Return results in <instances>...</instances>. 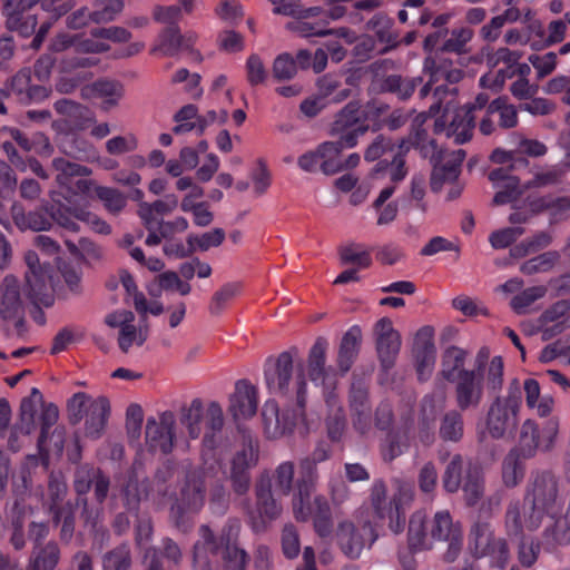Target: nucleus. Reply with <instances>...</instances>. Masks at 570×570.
<instances>
[{
    "mask_svg": "<svg viewBox=\"0 0 570 570\" xmlns=\"http://www.w3.org/2000/svg\"><path fill=\"white\" fill-rule=\"evenodd\" d=\"M434 543L444 544L443 562H455L463 549L461 523L454 521L446 510L435 512L430 520L424 511L414 512L409 520L407 546L410 551L431 550Z\"/></svg>",
    "mask_w": 570,
    "mask_h": 570,
    "instance_id": "nucleus-1",
    "label": "nucleus"
},
{
    "mask_svg": "<svg viewBox=\"0 0 570 570\" xmlns=\"http://www.w3.org/2000/svg\"><path fill=\"white\" fill-rule=\"evenodd\" d=\"M12 218L21 230L31 229L35 232L49 230L53 224L61 228L78 233L80 226L76 220L87 224L94 232L102 235L111 233L110 225L95 213L90 212L87 205L73 203L49 204L26 213L19 205L12 206Z\"/></svg>",
    "mask_w": 570,
    "mask_h": 570,
    "instance_id": "nucleus-2",
    "label": "nucleus"
},
{
    "mask_svg": "<svg viewBox=\"0 0 570 570\" xmlns=\"http://www.w3.org/2000/svg\"><path fill=\"white\" fill-rule=\"evenodd\" d=\"M240 523L237 519H229L216 534L206 524L202 525L199 533L202 541L194 546V563L200 570H210L207 554L220 556L222 570H246L249 562L248 553L237 544Z\"/></svg>",
    "mask_w": 570,
    "mask_h": 570,
    "instance_id": "nucleus-3",
    "label": "nucleus"
},
{
    "mask_svg": "<svg viewBox=\"0 0 570 570\" xmlns=\"http://www.w3.org/2000/svg\"><path fill=\"white\" fill-rule=\"evenodd\" d=\"M523 503L528 509L525 527L529 531H535L544 515L554 518L563 509L564 493L560 478L551 470L532 471L525 484Z\"/></svg>",
    "mask_w": 570,
    "mask_h": 570,
    "instance_id": "nucleus-4",
    "label": "nucleus"
},
{
    "mask_svg": "<svg viewBox=\"0 0 570 570\" xmlns=\"http://www.w3.org/2000/svg\"><path fill=\"white\" fill-rule=\"evenodd\" d=\"M387 110L384 104H367L362 106L358 101H350L334 117L330 126V135L337 138L332 141L338 146L342 153L345 148H354L360 137L364 136L370 121L377 119Z\"/></svg>",
    "mask_w": 570,
    "mask_h": 570,
    "instance_id": "nucleus-5",
    "label": "nucleus"
},
{
    "mask_svg": "<svg viewBox=\"0 0 570 570\" xmlns=\"http://www.w3.org/2000/svg\"><path fill=\"white\" fill-rule=\"evenodd\" d=\"M179 422L190 439L196 440L203 434V443L207 448L216 446V436L225 426V413L216 401L205 403L195 397L179 409Z\"/></svg>",
    "mask_w": 570,
    "mask_h": 570,
    "instance_id": "nucleus-6",
    "label": "nucleus"
},
{
    "mask_svg": "<svg viewBox=\"0 0 570 570\" xmlns=\"http://www.w3.org/2000/svg\"><path fill=\"white\" fill-rule=\"evenodd\" d=\"M522 392L517 379L509 384L507 395L497 396L490 404L485 426L494 440L512 436L518 428Z\"/></svg>",
    "mask_w": 570,
    "mask_h": 570,
    "instance_id": "nucleus-7",
    "label": "nucleus"
},
{
    "mask_svg": "<svg viewBox=\"0 0 570 570\" xmlns=\"http://www.w3.org/2000/svg\"><path fill=\"white\" fill-rule=\"evenodd\" d=\"M41 404L40 413V434L37 441L40 455H45L43 462L47 464L48 454L43 453V446L50 436V429L56 425L59 419V410L53 403H43L41 392L33 387L30 394L21 400L19 407V416L16 423V430L21 432L23 436H30L36 430L37 406Z\"/></svg>",
    "mask_w": 570,
    "mask_h": 570,
    "instance_id": "nucleus-8",
    "label": "nucleus"
},
{
    "mask_svg": "<svg viewBox=\"0 0 570 570\" xmlns=\"http://www.w3.org/2000/svg\"><path fill=\"white\" fill-rule=\"evenodd\" d=\"M306 405V390L305 382L298 383L296 392L295 404L292 409L284 410L279 414L278 406L274 402H267L262 410V419L265 432L273 439L279 438L284 434L292 433L294 429L301 423L304 433L309 431L311 424L305 413Z\"/></svg>",
    "mask_w": 570,
    "mask_h": 570,
    "instance_id": "nucleus-9",
    "label": "nucleus"
},
{
    "mask_svg": "<svg viewBox=\"0 0 570 570\" xmlns=\"http://www.w3.org/2000/svg\"><path fill=\"white\" fill-rule=\"evenodd\" d=\"M110 484V478L100 468L89 463L77 465L72 488L80 511L100 507L108 497Z\"/></svg>",
    "mask_w": 570,
    "mask_h": 570,
    "instance_id": "nucleus-10",
    "label": "nucleus"
},
{
    "mask_svg": "<svg viewBox=\"0 0 570 570\" xmlns=\"http://www.w3.org/2000/svg\"><path fill=\"white\" fill-rule=\"evenodd\" d=\"M558 433L559 420L557 417H550L542 424L528 419L520 428L519 443L514 450L520 452L523 459L533 458L539 450L549 452L554 446Z\"/></svg>",
    "mask_w": 570,
    "mask_h": 570,
    "instance_id": "nucleus-11",
    "label": "nucleus"
},
{
    "mask_svg": "<svg viewBox=\"0 0 570 570\" xmlns=\"http://www.w3.org/2000/svg\"><path fill=\"white\" fill-rule=\"evenodd\" d=\"M471 552L475 558L492 557L503 569L510 560V550L504 538L497 537L488 521H476L470 530Z\"/></svg>",
    "mask_w": 570,
    "mask_h": 570,
    "instance_id": "nucleus-12",
    "label": "nucleus"
},
{
    "mask_svg": "<svg viewBox=\"0 0 570 570\" xmlns=\"http://www.w3.org/2000/svg\"><path fill=\"white\" fill-rule=\"evenodd\" d=\"M254 492L255 509H252V507L246 503L247 517L252 527L255 530H261L265 527L266 520L273 521L281 515L283 507L276 498L277 493L269 487L266 472L259 473L254 485Z\"/></svg>",
    "mask_w": 570,
    "mask_h": 570,
    "instance_id": "nucleus-13",
    "label": "nucleus"
},
{
    "mask_svg": "<svg viewBox=\"0 0 570 570\" xmlns=\"http://www.w3.org/2000/svg\"><path fill=\"white\" fill-rule=\"evenodd\" d=\"M218 472L215 464L200 465L186 472L176 501L187 507L190 511H198L206 497V485Z\"/></svg>",
    "mask_w": 570,
    "mask_h": 570,
    "instance_id": "nucleus-14",
    "label": "nucleus"
},
{
    "mask_svg": "<svg viewBox=\"0 0 570 570\" xmlns=\"http://www.w3.org/2000/svg\"><path fill=\"white\" fill-rule=\"evenodd\" d=\"M377 534L370 523L356 527L351 521H342L337 525V546L345 557L351 560L358 559L365 549L371 548Z\"/></svg>",
    "mask_w": 570,
    "mask_h": 570,
    "instance_id": "nucleus-15",
    "label": "nucleus"
},
{
    "mask_svg": "<svg viewBox=\"0 0 570 570\" xmlns=\"http://www.w3.org/2000/svg\"><path fill=\"white\" fill-rule=\"evenodd\" d=\"M318 463L304 456L298 462V479L296 480V491L292 498V508L294 517L297 521L306 522L308 511L305 503H308L316 483L318 481Z\"/></svg>",
    "mask_w": 570,
    "mask_h": 570,
    "instance_id": "nucleus-16",
    "label": "nucleus"
},
{
    "mask_svg": "<svg viewBox=\"0 0 570 570\" xmlns=\"http://www.w3.org/2000/svg\"><path fill=\"white\" fill-rule=\"evenodd\" d=\"M23 302L20 293V285L13 275H7L0 284V317L7 327L12 324L14 332L21 334L23 331Z\"/></svg>",
    "mask_w": 570,
    "mask_h": 570,
    "instance_id": "nucleus-17",
    "label": "nucleus"
},
{
    "mask_svg": "<svg viewBox=\"0 0 570 570\" xmlns=\"http://www.w3.org/2000/svg\"><path fill=\"white\" fill-rule=\"evenodd\" d=\"M146 444L150 451L168 454L176 440V415L171 411L161 412L158 419L149 417L145 430Z\"/></svg>",
    "mask_w": 570,
    "mask_h": 570,
    "instance_id": "nucleus-18",
    "label": "nucleus"
},
{
    "mask_svg": "<svg viewBox=\"0 0 570 570\" xmlns=\"http://www.w3.org/2000/svg\"><path fill=\"white\" fill-rule=\"evenodd\" d=\"M482 365L476 370H461L455 385V401L459 410L465 411L470 407H478L483 395Z\"/></svg>",
    "mask_w": 570,
    "mask_h": 570,
    "instance_id": "nucleus-19",
    "label": "nucleus"
},
{
    "mask_svg": "<svg viewBox=\"0 0 570 570\" xmlns=\"http://www.w3.org/2000/svg\"><path fill=\"white\" fill-rule=\"evenodd\" d=\"M257 390L246 380H239L235 384L234 392L229 395L227 412L235 422L254 416L257 412Z\"/></svg>",
    "mask_w": 570,
    "mask_h": 570,
    "instance_id": "nucleus-20",
    "label": "nucleus"
},
{
    "mask_svg": "<svg viewBox=\"0 0 570 570\" xmlns=\"http://www.w3.org/2000/svg\"><path fill=\"white\" fill-rule=\"evenodd\" d=\"M141 468V461L136 459L128 472L126 481L120 487L122 504L128 512H137L141 501L147 499L149 495V480L147 478L140 479L139 476Z\"/></svg>",
    "mask_w": 570,
    "mask_h": 570,
    "instance_id": "nucleus-21",
    "label": "nucleus"
},
{
    "mask_svg": "<svg viewBox=\"0 0 570 570\" xmlns=\"http://www.w3.org/2000/svg\"><path fill=\"white\" fill-rule=\"evenodd\" d=\"M465 158V151L458 149L454 151H444L432 166L431 189L438 193L445 183H453L460 175L462 161Z\"/></svg>",
    "mask_w": 570,
    "mask_h": 570,
    "instance_id": "nucleus-22",
    "label": "nucleus"
},
{
    "mask_svg": "<svg viewBox=\"0 0 570 570\" xmlns=\"http://www.w3.org/2000/svg\"><path fill=\"white\" fill-rule=\"evenodd\" d=\"M475 127V117L470 109L459 108L449 125L441 118L434 122V132H444L448 138H452L458 145L471 140Z\"/></svg>",
    "mask_w": 570,
    "mask_h": 570,
    "instance_id": "nucleus-23",
    "label": "nucleus"
},
{
    "mask_svg": "<svg viewBox=\"0 0 570 570\" xmlns=\"http://www.w3.org/2000/svg\"><path fill=\"white\" fill-rule=\"evenodd\" d=\"M342 154L338 146L332 141H324L315 149L308 150L301 155L297 159L298 167L306 173H314L318 168L324 175H333L334 164L332 156Z\"/></svg>",
    "mask_w": 570,
    "mask_h": 570,
    "instance_id": "nucleus-24",
    "label": "nucleus"
},
{
    "mask_svg": "<svg viewBox=\"0 0 570 570\" xmlns=\"http://www.w3.org/2000/svg\"><path fill=\"white\" fill-rule=\"evenodd\" d=\"M9 94L21 104L42 101L50 95L45 86L31 85V70L23 68L11 79Z\"/></svg>",
    "mask_w": 570,
    "mask_h": 570,
    "instance_id": "nucleus-25",
    "label": "nucleus"
},
{
    "mask_svg": "<svg viewBox=\"0 0 570 570\" xmlns=\"http://www.w3.org/2000/svg\"><path fill=\"white\" fill-rule=\"evenodd\" d=\"M372 336L379 355L395 356L400 353L402 337L389 317H382L375 322Z\"/></svg>",
    "mask_w": 570,
    "mask_h": 570,
    "instance_id": "nucleus-26",
    "label": "nucleus"
},
{
    "mask_svg": "<svg viewBox=\"0 0 570 570\" xmlns=\"http://www.w3.org/2000/svg\"><path fill=\"white\" fill-rule=\"evenodd\" d=\"M197 36L194 32L181 35L178 26H168L158 36V45L151 52L161 51L164 56L174 57L181 50L194 47Z\"/></svg>",
    "mask_w": 570,
    "mask_h": 570,
    "instance_id": "nucleus-27",
    "label": "nucleus"
},
{
    "mask_svg": "<svg viewBox=\"0 0 570 570\" xmlns=\"http://www.w3.org/2000/svg\"><path fill=\"white\" fill-rule=\"evenodd\" d=\"M80 505L77 501H67L62 507L48 511L51 522L59 529L58 538L62 544H70L76 537V514Z\"/></svg>",
    "mask_w": 570,
    "mask_h": 570,
    "instance_id": "nucleus-28",
    "label": "nucleus"
},
{
    "mask_svg": "<svg viewBox=\"0 0 570 570\" xmlns=\"http://www.w3.org/2000/svg\"><path fill=\"white\" fill-rule=\"evenodd\" d=\"M308 511L307 520L313 517V527L316 534L321 538L328 537L333 531L332 510L327 499L324 495L314 497L313 501L305 503Z\"/></svg>",
    "mask_w": 570,
    "mask_h": 570,
    "instance_id": "nucleus-29",
    "label": "nucleus"
},
{
    "mask_svg": "<svg viewBox=\"0 0 570 570\" xmlns=\"http://www.w3.org/2000/svg\"><path fill=\"white\" fill-rule=\"evenodd\" d=\"M267 473L269 487L278 495L288 497L296 491L295 473L296 465L293 461H283L273 471L264 470Z\"/></svg>",
    "mask_w": 570,
    "mask_h": 570,
    "instance_id": "nucleus-30",
    "label": "nucleus"
},
{
    "mask_svg": "<svg viewBox=\"0 0 570 570\" xmlns=\"http://www.w3.org/2000/svg\"><path fill=\"white\" fill-rule=\"evenodd\" d=\"M57 114L68 118L77 130L89 128L95 122V114L85 105L71 99H59L53 104Z\"/></svg>",
    "mask_w": 570,
    "mask_h": 570,
    "instance_id": "nucleus-31",
    "label": "nucleus"
},
{
    "mask_svg": "<svg viewBox=\"0 0 570 570\" xmlns=\"http://www.w3.org/2000/svg\"><path fill=\"white\" fill-rule=\"evenodd\" d=\"M28 297L35 305L49 307L53 304V291L48 272L26 274Z\"/></svg>",
    "mask_w": 570,
    "mask_h": 570,
    "instance_id": "nucleus-32",
    "label": "nucleus"
},
{
    "mask_svg": "<svg viewBox=\"0 0 570 570\" xmlns=\"http://www.w3.org/2000/svg\"><path fill=\"white\" fill-rule=\"evenodd\" d=\"M60 557L61 550L58 542L49 540L42 546L32 548L27 570H55Z\"/></svg>",
    "mask_w": 570,
    "mask_h": 570,
    "instance_id": "nucleus-33",
    "label": "nucleus"
},
{
    "mask_svg": "<svg viewBox=\"0 0 570 570\" xmlns=\"http://www.w3.org/2000/svg\"><path fill=\"white\" fill-rule=\"evenodd\" d=\"M533 213L548 212L551 223L568 218L570 212V196L546 195L530 202Z\"/></svg>",
    "mask_w": 570,
    "mask_h": 570,
    "instance_id": "nucleus-34",
    "label": "nucleus"
},
{
    "mask_svg": "<svg viewBox=\"0 0 570 570\" xmlns=\"http://www.w3.org/2000/svg\"><path fill=\"white\" fill-rule=\"evenodd\" d=\"M110 414V404L106 396L95 399L94 406L85 417V434L90 439H99L106 428Z\"/></svg>",
    "mask_w": 570,
    "mask_h": 570,
    "instance_id": "nucleus-35",
    "label": "nucleus"
},
{
    "mask_svg": "<svg viewBox=\"0 0 570 570\" xmlns=\"http://www.w3.org/2000/svg\"><path fill=\"white\" fill-rule=\"evenodd\" d=\"M423 71L429 75L430 82L445 80L450 85H455L463 79V71L452 67L448 59H435L428 57L423 63Z\"/></svg>",
    "mask_w": 570,
    "mask_h": 570,
    "instance_id": "nucleus-36",
    "label": "nucleus"
},
{
    "mask_svg": "<svg viewBox=\"0 0 570 570\" xmlns=\"http://www.w3.org/2000/svg\"><path fill=\"white\" fill-rule=\"evenodd\" d=\"M51 167L56 171L55 180L60 188H68L75 177H88L92 174L91 168L70 161L65 157L53 158Z\"/></svg>",
    "mask_w": 570,
    "mask_h": 570,
    "instance_id": "nucleus-37",
    "label": "nucleus"
},
{
    "mask_svg": "<svg viewBox=\"0 0 570 570\" xmlns=\"http://www.w3.org/2000/svg\"><path fill=\"white\" fill-rule=\"evenodd\" d=\"M553 521L548 524L542 539L548 548L553 550L570 544V518L567 515H554Z\"/></svg>",
    "mask_w": 570,
    "mask_h": 570,
    "instance_id": "nucleus-38",
    "label": "nucleus"
},
{
    "mask_svg": "<svg viewBox=\"0 0 570 570\" xmlns=\"http://www.w3.org/2000/svg\"><path fill=\"white\" fill-rule=\"evenodd\" d=\"M523 455L515 451L510 450L504 456L501 465L502 483L508 489L517 488L522 481L525 472Z\"/></svg>",
    "mask_w": 570,
    "mask_h": 570,
    "instance_id": "nucleus-39",
    "label": "nucleus"
},
{
    "mask_svg": "<svg viewBox=\"0 0 570 570\" xmlns=\"http://www.w3.org/2000/svg\"><path fill=\"white\" fill-rule=\"evenodd\" d=\"M102 512L104 509L101 505L89 510L86 509V511H80V519L83 528L88 529L89 533L92 535L94 542H98L100 547L107 544L110 539L109 530L101 521Z\"/></svg>",
    "mask_w": 570,
    "mask_h": 570,
    "instance_id": "nucleus-40",
    "label": "nucleus"
},
{
    "mask_svg": "<svg viewBox=\"0 0 570 570\" xmlns=\"http://www.w3.org/2000/svg\"><path fill=\"white\" fill-rule=\"evenodd\" d=\"M464 435V421L460 411L450 410L440 419L439 436L444 442L458 443Z\"/></svg>",
    "mask_w": 570,
    "mask_h": 570,
    "instance_id": "nucleus-41",
    "label": "nucleus"
},
{
    "mask_svg": "<svg viewBox=\"0 0 570 570\" xmlns=\"http://www.w3.org/2000/svg\"><path fill=\"white\" fill-rule=\"evenodd\" d=\"M489 112L490 115L498 116V127L500 129L508 130L518 126L519 117L517 107L510 104L505 96L498 97L490 101Z\"/></svg>",
    "mask_w": 570,
    "mask_h": 570,
    "instance_id": "nucleus-42",
    "label": "nucleus"
},
{
    "mask_svg": "<svg viewBox=\"0 0 570 570\" xmlns=\"http://www.w3.org/2000/svg\"><path fill=\"white\" fill-rule=\"evenodd\" d=\"M570 302L561 299L543 312L540 316V323L548 328L552 323L551 330L560 333L570 327Z\"/></svg>",
    "mask_w": 570,
    "mask_h": 570,
    "instance_id": "nucleus-43",
    "label": "nucleus"
},
{
    "mask_svg": "<svg viewBox=\"0 0 570 570\" xmlns=\"http://www.w3.org/2000/svg\"><path fill=\"white\" fill-rule=\"evenodd\" d=\"M293 374L292 358H276L265 371L268 386L283 392L287 389Z\"/></svg>",
    "mask_w": 570,
    "mask_h": 570,
    "instance_id": "nucleus-44",
    "label": "nucleus"
},
{
    "mask_svg": "<svg viewBox=\"0 0 570 570\" xmlns=\"http://www.w3.org/2000/svg\"><path fill=\"white\" fill-rule=\"evenodd\" d=\"M517 543V558L519 563L524 568H531L537 561L541 552V542L525 533L510 538Z\"/></svg>",
    "mask_w": 570,
    "mask_h": 570,
    "instance_id": "nucleus-45",
    "label": "nucleus"
},
{
    "mask_svg": "<svg viewBox=\"0 0 570 570\" xmlns=\"http://www.w3.org/2000/svg\"><path fill=\"white\" fill-rule=\"evenodd\" d=\"M468 507H475L484 494V475L481 470L469 468L465 471L464 483L461 485Z\"/></svg>",
    "mask_w": 570,
    "mask_h": 570,
    "instance_id": "nucleus-46",
    "label": "nucleus"
},
{
    "mask_svg": "<svg viewBox=\"0 0 570 570\" xmlns=\"http://www.w3.org/2000/svg\"><path fill=\"white\" fill-rule=\"evenodd\" d=\"M242 450L234 455L230 464L253 469L259 459L258 443L249 431L242 430Z\"/></svg>",
    "mask_w": 570,
    "mask_h": 570,
    "instance_id": "nucleus-47",
    "label": "nucleus"
},
{
    "mask_svg": "<svg viewBox=\"0 0 570 570\" xmlns=\"http://www.w3.org/2000/svg\"><path fill=\"white\" fill-rule=\"evenodd\" d=\"M474 32L471 28L460 27L451 30L450 36L440 46L442 52L455 55H465L470 52L469 43L473 39Z\"/></svg>",
    "mask_w": 570,
    "mask_h": 570,
    "instance_id": "nucleus-48",
    "label": "nucleus"
},
{
    "mask_svg": "<svg viewBox=\"0 0 570 570\" xmlns=\"http://www.w3.org/2000/svg\"><path fill=\"white\" fill-rule=\"evenodd\" d=\"M102 570H131L132 556L128 543H120L101 558Z\"/></svg>",
    "mask_w": 570,
    "mask_h": 570,
    "instance_id": "nucleus-49",
    "label": "nucleus"
},
{
    "mask_svg": "<svg viewBox=\"0 0 570 570\" xmlns=\"http://www.w3.org/2000/svg\"><path fill=\"white\" fill-rule=\"evenodd\" d=\"M367 30L374 32L379 41L390 48L397 45V35L393 30V21L384 13H376L366 22Z\"/></svg>",
    "mask_w": 570,
    "mask_h": 570,
    "instance_id": "nucleus-50",
    "label": "nucleus"
},
{
    "mask_svg": "<svg viewBox=\"0 0 570 570\" xmlns=\"http://www.w3.org/2000/svg\"><path fill=\"white\" fill-rule=\"evenodd\" d=\"M564 170L559 166H546L538 168L531 179L524 183L523 189H540L559 185Z\"/></svg>",
    "mask_w": 570,
    "mask_h": 570,
    "instance_id": "nucleus-51",
    "label": "nucleus"
},
{
    "mask_svg": "<svg viewBox=\"0 0 570 570\" xmlns=\"http://www.w3.org/2000/svg\"><path fill=\"white\" fill-rule=\"evenodd\" d=\"M463 456L459 453L453 454L445 465L442 474L443 488L448 493H456L463 482Z\"/></svg>",
    "mask_w": 570,
    "mask_h": 570,
    "instance_id": "nucleus-52",
    "label": "nucleus"
},
{
    "mask_svg": "<svg viewBox=\"0 0 570 570\" xmlns=\"http://www.w3.org/2000/svg\"><path fill=\"white\" fill-rule=\"evenodd\" d=\"M95 399L83 392H78L67 402V416L71 425L79 424L91 410Z\"/></svg>",
    "mask_w": 570,
    "mask_h": 570,
    "instance_id": "nucleus-53",
    "label": "nucleus"
},
{
    "mask_svg": "<svg viewBox=\"0 0 570 570\" xmlns=\"http://www.w3.org/2000/svg\"><path fill=\"white\" fill-rule=\"evenodd\" d=\"M95 97L105 98L102 108L109 110L111 107L117 106L118 101L124 96V86L114 80H98L94 82Z\"/></svg>",
    "mask_w": 570,
    "mask_h": 570,
    "instance_id": "nucleus-54",
    "label": "nucleus"
},
{
    "mask_svg": "<svg viewBox=\"0 0 570 570\" xmlns=\"http://www.w3.org/2000/svg\"><path fill=\"white\" fill-rule=\"evenodd\" d=\"M95 193L105 209L112 215L121 213L127 205V197L116 188L96 186Z\"/></svg>",
    "mask_w": 570,
    "mask_h": 570,
    "instance_id": "nucleus-55",
    "label": "nucleus"
},
{
    "mask_svg": "<svg viewBox=\"0 0 570 570\" xmlns=\"http://www.w3.org/2000/svg\"><path fill=\"white\" fill-rule=\"evenodd\" d=\"M421 78H403L399 75H391L386 77L382 83L385 91L397 95L401 99H407L412 96L415 88L421 83Z\"/></svg>",
    "mask_w": 570,
    "mask_h": 570,
    "instance_id": "nucleus-56",
    "label": "nucleus"
},
{
    "mask_svg": "<svg viewBox=\"0 0 570 570\" xmlns=\"http://www.w3.org/2000/svg\"><path fill=\"white\" fill-rule=\"evenodd\" d=\"M340 259L343 265H354L355 268H367L372 264L370 252L360 244H351L340 248Z\"/></svg>",
    "mask_w": 570,
    "mask_h": 570,
    "instance_id": "nucleus-57",
    "label": "nucleus"
},
{
    "mask_svg": "<svg viewBox=\"0 0 570 570\" xmlns=\"http://www.w3.org/2000/svg\"><path fill=\"white\" fill-rule=\"evenodd\" d=\"M124 7L122 0H98L91 10L92 22L97 24L111 22L122 12Z\"/></svg>",
    "mask_w": 570,
    "mask_h": 570,
    "instance_id": "nucleus-58",
    "label": "nucleus"
},
{
    "mask_svg": "<svg viewBox=\"0 0 570 570\" xmlns=\"http://www.w3.org/2000/svg\"><path fill=\"white\" fill-rule=\"evenodd\" d=\"M119 279L127 295L132 298L136 312L141 316V320L145 321L148 311V303L144 293L138 291L137 284L129 272L121 271L119 273Z\"/></svg>",
    "mask_w": 570,
    "mask_h": 570,
    "instance_id": "nucleus-59",
    "label": "nucleus"
},
{
    "mask_svg": "<svg viewBox=\"0 0 570 570\" xmlns=\"http://www.w3.org/2000/svg\"><path fill=\"white\" fill-rule=\"evenodd\" d=\"M68 492L66 479L61 472L52 471L48 478L49 502L47 511L62 507V501Z\"/></svg>",
    "mask_w": 570,
    "mask_h": 570,
    "instance_id": "nucleus-60",
    "label": "nucleus"
},
{
    "mask_svg": "<svg viewBox=\"0 0 570 570\" xmlns=\"http://www.w3.org/2000/svg\"><path fill=\"white\" fill-rule=\"evenodd\" d=\"M4 18L7 28L24 38L35 32L38 23L37 17L35 14L27 13V11L6 14Z\"/></svg>",
    "mask_w": 570,
    "mask_h": 570,
    "instance_id": "nucleus-61",
    "label": "nucleus"
},
{
    "mask_svg": "<svg viewBox=\"0 0 570 570\" xmlns=\"http://www.w3.org/2000/svg\"><path fill=\"white\" fill-rule=\"evenodd\" d=\"M434 420L435 414L433 402L430 401L423 403L419 417V439L424 445H431L434 441Z\"/></svg>",
    "mask_w": 570,
    "mask_h": 570,
    "instance_id": "nucleus-62",
    "label": "nucleus"
},
{
    "mask_svg": "<svg viewBox=\"0 0 570 570\" xmlns=\"http://www.w3.org/2000/svg\"><path fill=\"white\" fill-rule=\"evenodd\" d=\"M225 236L224 229L217 227L200 235L190 234L187 237V244L195 250L207 252L212 247L222 245Z\"/></svg>",
    "mask_w": 570,
    "mask_h": 570,
    "instance_id": "nucleus-63",
    "label": "nucleus"
},
{
    "mask_svg": "<svg viewBox=\"0 0 570 570\" xmlns=\"http://www.w3.org/2000/svg\"><path fill=\"white\" fill-rule=\"evenodd\" d=\"M281 547L285 558L292 560L301 552V540L297 528L293 523H286L281 531Z\"/></svg>",
    "mask_w": 570,
    "mask_h": 570,
    "instance_id": "nucleus-64",
    "label": "nucleus"
}]
</instances>
